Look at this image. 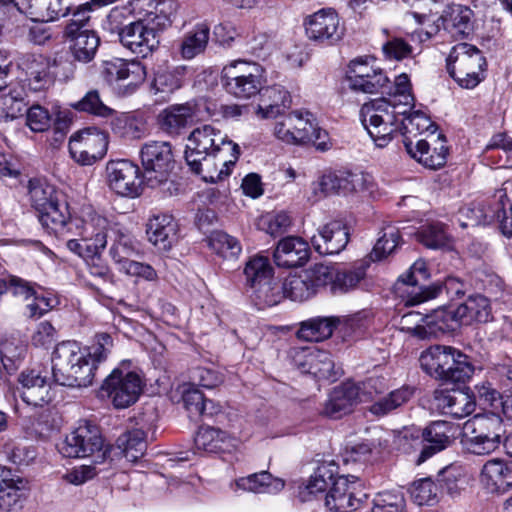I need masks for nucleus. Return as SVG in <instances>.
Listing matches in <instances>:
<instances>
[{
	"label": "nucleus",
	"mask_w": 512,
	"mask_h": 512,
	"mask_svg": "<svg viewBox=\"0 0 512 512\" xmlns=\"http://www.w3.org/2000/svg\"><path fill=\"white\" fill-rule=\"evenodd\" d=\"M117 445L128 461L136 462L144 455L147 447L145 433L141 429L128 431L117 439Z\"/></svg>",
	"instance_id": "obj_51"
},
{
	"label": "nucleus",
	"mask_w": 512,
	"mask_h": 512,
	"mask_svg": "<svg viewBox=\"0 0 512 512\" xmlns=\"http://www.w3.org/2000/svg\"><path fill=\"white\" fill-rule=\"evenodd\" d=\"M406 113L408 111L402 109L396 98H378L361 107L360 117L375 145L383 148L399 129L398 117Z\"/></svg>",
	"instance_id": "obj_4"
},
{
	"label": "nucleus",
	"mask_w": 512,
	"mask_h": 512,
	"mask_svg": "<svg viewBox=\"0 0 512 512\" xmlns=\"http://www.w3.org/2000/svg\"><path fill=\"white\" fill-rule=\"evenodd\" d=\"M28 194L32 207L38 213L53 205L61 196L53 185L39 179L29 181Z\"/></svg>",
	"instance_id": "obj_49"
},
{
	"label": "nucleus",
	"mask_w": 512,
	"mask_h": 512,
	"mask_svg": "<svg viewBox=\"0 0 512 512\" xmlns=\"http://www.w3.org/2000/svg\"><path fill=\"white\" fill-rule=\"evenodd\" d=\"M102 74L109 84L124 87L130 94L144 82L146 69L138 61L115 58L103 62Z\"/></svg>",
	"instance_id": "obj_19"
},
{
	"label": "nucleus",
	"mask_w": 512,
	"mask_h": 512,
	"mask_svg": "<svg viewBox=\"0 0 512 512\" xmlns=\"http://www.w3.org/2000/svg\"><path fill=\"white\" fill-rule=\"evenodd\" d=\"M139 167L126 159L111 160L106 164L109 188L117 195L135 198L141 193Z\"/></svg>",
	"instance_id": "obj_15"
},
{
	"label": "nucleus",
	"mask_w": 512,
	"mask_h": 512,
	"mask_svg": "<svg viewBox=\"0 0 512 512\" xmlns=\"http://www.w3.org/2000/svg\"><path fill=\"white\" fill-rule=\"evenodd\" d=\"M475 431L476 434H483L494 439L501 440L504 432L501 417L494 413L477 414L464 423L463 431Z\"/></svg>",
	"instance_id": "obj_48"
},
{
	"label": "nucleus",
	"mask_w": 512,
	"mask_h": 512,
	"mask_svg": "<svg viewBox=\"0 0 512 512\" xmlns=\"http://www.w3.org/2000/svg\"><path fill=\"white\" fill-rule=\"evenodd\" d=\"M480 482L489 493H504L512 488V468L502 459H490L481 469Z\"/></svg>",
	"instance_id": "obj_30"
},
{
	"label": "nucleus",
	"mask_w": 512,
	"mask_h": 512,
	"mask_svg": "<svg viewBox=\"0 0 512 512\" xmlns=\"http://www.w3.org/2000/svg\"><path fill=\"white\" fill-rule=\"evenodd\" d=\"M116 227L91 206H84L69 222L68 229L79 238H67V248L77 255L101 254L107 245L109 232Z\"/></svg>",
	"instance_id": "obj_2"
},
{
	"label": "nucleus",
	"mask_w": 512,
	"mask_h": 512,
	"mask_svg": "<svg viewBox=\"0 0 512 512\" xmlns=\"http://www.w3.org/2000/svg\"><path fill=\"white\" fill-rule=\"evenodd\" d=\"M294 365L302 373L313 375L318 379L335 380L334 361L329 352L316 346L298 348L293 353Z\"/></svg>",
	"instance_id": "obj_21"
},
{
	"label": "nucleus",
	"mask_w": 512,
	"mask_h": 512,
	"mask_svg": "<svg viewBox=\"0 0 512 512\" xmlns=\"http://www.w3.org/2000/svg\"><path fill=\"white\" fill-rule=\"evenodd\" d=\"M11 471L0 466V511L10 512L21 506L20 480L10 478Z\"/></svg>",
	"instance_id": "obj_46"
},
{
	"label": "nucleus",
	"mask_w": 512,
	"mask_h": 512,
	"mask_svg": "<svg viewBox=\"0 0 512 512\" xmlns=\"http://www.w3.org/2000/svg\"><path fill=\"white\" fill-rule=\"evenodd\" d=\"M434 405L442 413L454 418H464L475 410V400L468 390H437Z\"/></svg>",
	"instance_id": "obj_26"
},
{
	"label": "nucleus",
	"mask_w": 512,
	"mask_h": 512,
	"mask_svg": "<svg viewBox=\"0 0 512 512\" xmlns=\"http://www.w3.org/2000/svg\"><path fill=\"white\" fill-rule=\"evenodd\" d=\"M420 365L430 376L451 382H465L474 372L468 356L454 347L445 345L430 346L423 351Z\"/></svg>",
	"instance_id": "obj_5"
},
{
	"label": "nucleus",
	"mask_w": 512,
	"mask_h": 512,
	"mask_svg": "<svg viewBox=\"0 0 512 512\" xmlns=\"http://www.w3.org/2000/svg\"><path fill=\"white\" fill-rule=\"evenodd\" d=\"M429 277L426 262L416 260L409 271L401 275L395 285L396 292L404 298L405 305L413 306L426 300L436 298L442 291V285L435 284L426 288L420 286L421 282Z\"/></svg>",
	"instance_id": "obj_11"
},
{
	"label": "nucleus",
	"mask_w": 512,
	"mask_h": 512,
	"mask_svg": "<svg viewBox=\"0 0 512 512\" xmlns=\"http://www.w3.org/2000/svg\"><path fill=\"white\" fill-rule=\"evenodd\" d=\"M38 218L41 225L50 233L61 237H66L72 233V230L68 229V225L73 217H71L68 211L67 204L61 202L60 199L53 205H49L44 211L38 213Z\"/></svg>",
	"instance_id": "obj_36"
},
{
	"label": "nucleus",
	"mask_w": 512,
	"mask_h": 512,
	"mask_svg": "<svg viewBox=\"0 0 512 512\" xmlns=\"http://www.w3.org/2000/svg\"><path fill=\"white\" fill-rule=\"evenodd\" d=\"M272 268L269 259L265 256H254L246 263L244 274L246 282L251 287L260 284L271 275Z\"/></svg>",
	"instance_id": "obj_59"
},
{
	"label": "nucleus",
	"mask_w": 512,
	"mask_h": 512,
	"mask_svg": "<svg viewBox=\"0 0 512 512\" xmlns=\"http://www.w3.org/2000/svg\"><path fill=\"white\" fill-rule=\"evenodd\" d=\"M148 5L152 8L146 18L153 22V25L161 32L172 24L178 3L175 0H147Z\"/></svg>",
	"instance_id": "obj_50"
},
{
	"label": "nucleus",
	"mask_w": 512,
	"mask_h": 512,
	"mask_svg": "<svg viewBox=\"0 0 512 512\" xmlns=\"http://www.w3.org/2000/svg\"><path fill=\"white\" fill-rule=\"evenodd\" d=\"M54 381L62 386L87 387L93 383L95 364L89 360L88 350L76 341H63L52 353Z\"/></svg>",
	"instance_id": "obj_3"
},
{
	"label": "nucleus",
	"mask_w": 512,
	"mask_h": 512,
	"mask_svg": "<svg viewBox=\"0 0 512 512\" xmlns=\"http://www.w3.org/2000/svg\"><path fill=\"white\" fill-rule=\"evenodd\" d=\"M337 467L333 462L320 464L306 483L299 486V497L302 501H310L313 496L326 491L335 480Z\"/></svg>",
	"instance_id": "obj_37"
},
{
	"label": "nucleus",
	"mask_w": 512,
	"mask_h": 512,
	"mask_svg": "<svg viewBox=\"0 0 512 512\" xmlns=\"http://www.w3.org/2000/svg\"><path fill=\"white\" fill-rule=\"evenodd\" d=\"M25 108L23 90L11 89L0 95V121H8L22 115Z\"/></svg>",
	"instance_id": "obj_54"
},
{
	"label": "nucleus",
	"mask_w": 512,
	"mask_h": 512,
	"mask_svg": "<svg viewBox=\"0 0 512 512\" xmlns=\"http://www.w3.org/2000/svg\"><path fill=\"white\" fill-rule=\"evenodd\" d=\"M295 143L293 145L312 144L318 150L325 151L329 148L328 133L321 129L316 119L310 112L295 111Z\"/></svg>",
	"instance_id": "obj_29"
},
{
	"label": "nucleus",
	"mask_w": 512,
	"mask_h": 512,
	"mask_svg": "<svg viewBox=\"0 0 512 512\" xmlns=\"http://www.w3.org/2000/svg\"><path fill=\"white\" fill-rule=\"evenodd\" d=\"M143 387L144 382L137 372L117 367L103 381L101 393L115 408L124 409L138 400Z\"/></svg>",
	"instance_id": "obj_10"
},
{
	"label": "nucleus",
	"mask_w": 512,
	"mask_h": 512,
	"mask_svg": "<svg viewBox=\"0 0 512 512\" xmlns=\"http://www.w3.org/2000/svg\"><path fill=\"white\" fill-rule=\"evenodd\" d=\"M405 499L400 491L378 493L373 500L371 512H404Z\"/></svg>",
	"instance_id": "obj_61"
},
{
	"label": "nucleus",
	"mask_w": 512,
	"mask_h": 512,
	"mask_svg": "<svg viewBox=\"0 0 512 512\" xmlns=\"http://www.w3.org/2000/svg\"><path fill=\"white\" fill-rule=\"evenodd\" d=\"M114 130L122 137L141 139L147 134V123L142 115L124 114L116 119Z\"/></svg>",
	"instance_id": "obj_53"
},
{
	"label": "nucleus",
	"mask_w": 512,
	"mask_h": 512,
	"mask_svg": "<svg viewBox=\"0 0 512 512\" xmlns=\"http://www.w3.org/2000/svg\"><path fill=\"white\" fill-rule=\"evenodd\" d=\"M310 257V247L301 237L288 236L279 241L275 252V263L280 267L304 265Z\"/></svg>",
	"instance_id": "obj_28"
},
{
	"label": "nucleus",
	"mask_w": 512,
	"mask_h": 512,
	"mask_svg": "<svg viewBox=\"0 0 512 512\" xmlns=\"http://www.w3.org/2000/svg\"><path fill=\"white\" fill-rule=\"evenodd\" d=\"M51 65L50 58L40 53H21L17 58L18 69L24 73L28 86L34 91L47 89L53 83Z\"/></svg>",
	"instance_id": "obj_23"
},
{
	"label": "nucleus",
	"mask_w": 512,
	"mask_h": 512,
	"mask_svg": "<svg viewBox=\"0 0 512 512\" xmlns=\"http://www.w3.org/2000/svg\"><path fill=\"white\" fill-rule=\"evenodd\" d=\"M422 436L426 444L421 451L419 462L447 448L454 437V427L447 421H435L423 430Z\"/></svg>",
	"instance_id": "obj_31"
},
{
	"label": "nucleus",
	"mask_w": 512,
	"mask_h": 512,
	"mask_svg": "<svg viewBox=\"0 0 512 512\" xmlns=\"http://www.w3.org/2000/svg\"><path fill=\"white\" fill-rule=\"evenodd\" d=\"M282 479L273 478L268 472L251 474L241 477L230 485L234 492L239 490L253 493H277L284 488Z\"/></svg>",
	"instance_id": "obj_38"
},
{
	"label": "nucleus",
	"mask_w": 512,
	"mask_h": 512,
	"mask_svg": "<svg viewBox=\"0 0 512 512\" xmlns=\"http://www.w3.org/2000/svg\"><path fill=\"white\" fill-rule=\"evenodd\" d=\"M221 84L229 95L250 99L259 94L265 84L264 69L252 61H231L222 69Z\"/></svg>",
	"instance_id": "obj_6"
},
{
	"label": "nucleus",
	"mask_w": 512,
	"mask_h": 512,
	"mask_svg": "<svg viewBox=\"0 0 512 512\" xmlns=\"http://www.w3.org/2000/svg\"><path fill=\"white\" fill-rule=\"evenodd\" d=\"M362 399L356 383L345 382L332 390L323 412L331 418H340L350 413L357 403L362 402Z\"/></svg>",
	"instance_id": "obj_27"
},
{
	"label": "nucleus",
	"mask_w": 512,
	"mask_h": 512,
	"mask_svg": "<svg viewBox=\"0 0 512 512\" xmlns=\"http://www.w3.org/2000/svg\"><path fill=\"white\" fill-rule=\"evenodd\" d=\"M416 322L413 333L420 338L435 335L438 332H445L453 329V322L459 321L455 315V311H447L445 309L434 310L431 314L423 315L419 312H410L403 316L405 323Z\"/></svg>",
	"instance_id": "obj_24"
},
{
	"label": "nucleus",
	"mask_w": 512,
	"mask_h": 512,
	"mask_svg": "<svg viewBox=\"0 0 512 512\" xmlns=\"http://www.w3.org/2000/svg\"><path fill=\"white\" fill-rule=\"evenodd\" d=\"M160 31L149 19L142 18L125 25L121 31L122 46L143 58L151 55L160 44Z\"/></svg>",
	"instance_id": "obj_13"
},
{
	"label": "nucleus",
	"mask_w": 512,
	"mask_h": 512,
	"mask_svg": "<svg viewBox=\"0 0 512 512\" xmlns=\"http://www.w3.org/2000/svg\"><path fill=\"white\" fill-rule=\"evenodd\" d=\"M146 234L149 242L159 251L169 250L176 236V224L172 215L166 213L153 215L147 222Z\"/></svg>",
	"instance_id": "obj_32"
},
{
	"label": "nucleus",
	"mask_w": 512,
	"mask_h": 512,
	"mask_svg": "<svg viewBox=\"0 0 512 512\" xmlns=\"http://www.w3.org/2000/svg\"><path fill=\"white\" fill-rule=\"evenodd\" d=\"M354 189V176L352 174L329 173L323 175L314 184L313 192L316 200H318L331 194L348 193Z\"/></svg>",
	"instance_id": "obj_44"
},
{
	"label": "nucleus",
	"mask_w": 512,
	"mask_h": 512,
	"mask_svg": "<svg viewBox=\"0 0 512 512\" xmlns=\"http://www.w3.org/2000/svg\"><path fill=\"white\" fill-rule=\"evenodd\" d=\"M311 242L315 250L322 255H332L341 252L349 242L347 226L338 220L321 226Z\"/></svg>",
	"instance_id": "obj_25"
},
{
	"label": "nucleus",
	"mask_w": 512,
	"mask_h": 512,
	"mask_svg": "<svg viewBox=\"0 0 512 512\" xmlns=\"http://www.w3.org/2000/svg\"><path fill=\"white\" fill-rule=\"evenodd\" d=\"M411 497L419 505H434L438 500V486L429 478L415 481L411 488Z\"/></svg>",
	"instance_id": "obj_60"
},
{
	"label": "nucleus",
	"mask_w": 512,
	"mask_h": 512,
	"mask_svg": "<svg viewBox=\"0 0 512 512\" xmlns=\"http://www.w3.org/2000/svg\"><path fill=\"white\" fill-rule=\"evenodd\" d=\"M209 246L220 257L228 260L237 259L242 252L239 240L222 231L211 234Z\"/></svg>",
	"instance_id": "obj_52"
},
{
	"label": "nucleus",
	"mask_w": 512,
	"mask_h": 512,
	"mask_svg": "<svg viewBox=\"0 0 512 512\" xmlns=\"http://www.w3.org/2000/svg\"><path fill=\"white\" fill-rule=\"evenodd\" d=\"M381 235L378 238L372 252L371 258L375 261L382 260L391 254L399 243V231L394 225H387L382 228Z\"/></svg>",
	"instance_id": "obj_56"
},
{
	"label": "nucleus",
	"mask_w": 512,
	"mask_h": 512,
	"mask_svg": "<svg viewBox=\"0 0 512 512\" xmlns=\"http://www.w3.org/2000/svg\"><path fill=\"white\" fill-rule=\"evenodd\" d=\"M144 176L151 187L166 183L175 167L173 148L167 141H148L140 149Z\"/></svg>",
	"instance_id": "obj_9"
},
{
	"label": "nucleus",
	"mask_w": 512,
	"mask_h": 512,
	"mask_svg": "<svg viewBox=\"0 0 512 512\" xmlns=\"http://www.w3.org/2000/svg\"><path fill=\"white\" fill-rule=\"evenodd\" d=\"M239 156V145L211 124L194 128L187 138L186 162L206 182L215 183L227 177Z\"/></svg>",
	"instance_id": "obj_1"
},
{
	"label": "nucleus",
	"mask_w": 512,
	"mask_h": 512,
	"mask_svg": "<svg viewBox=\"0 0 512 512\" xmlns=\"http://www.w3.org/2000/svg\"><path fill=\"white\" fill-rule=\"evenodd\" d=\"M94 3L92 1L80 4L73 8L71 5L72 19L68 22L64 30V36H73L76 32H82L89 20L90 14L93 11Z\"/></svg>",
	"instance_id": "obj_63"
},
{
	"label": "nucleus",
	"mask_w": 512,
	"mask_h": 512,
	"mask_svg": "<svg viewBox=\"0 0 512 512\" xmlns=\"http://www.w3.org/2000/svg\"><path fill=\"white\" fill-rule=\"evenodd\" d=\"M455 315L461 324L486 323L491 319L489 300L479 294L469 296L464 303L456 308Z\"/></svg>",
	"instance_id": "obj_39"
},
{
	"label": "nucleus",
	"mask_w": 512,
	"mask_h": 512,
	"mask_svg": "<svg viewBox=\"0 0 512 512\" xmlns=\"http://www.w3.org/2000/svg\"><path fill=\"white\" fill-rule=\"evenodd\" d=\"M82 257L88 267V271L91 277L94 278V282L89 281V285L96 290H100L98 287V282L101 281L103 283L112 282L113 275L107 266V264L102 260L101 254L95 255H79Z\"/></svg>",
	"instance_id": "obj_62"
},
{
	"label": "nucleus",
	"mask_w": 512,
	"mask_h": 512,
	"mask_svg": "<svg viewBox=\"0 0 512 512\" xmlns=\"http://www.w3.org/2000/svg\"><path fill=\"white\" fill-rule=\"evenodd\" d=\"M473 11L462 5L448 6L440 17L444 30L455 39L467 37L473 30Z\"/></svg>",
	"instance_id": "obj_34"
},
{
	"label": "nucleus",
	"mask_w": 512,
	"mask_h": 512,
	"mask_svg": "<svg viewBox=\"0 0 512 512\" xmlns=\"http://www.w3.org/2000/svg\"><path fill=\"white\" fill-rule=\"evenodd\" d=\"M416 237L427 248L439 249L448 244L449 237L441 223L426 224L419 228Z\"/></svg>",
	"instance_id": "obj_55"
},
{
	"label": "nucleus",
	"mask_w": 512,
	"mask_h": 512,
	"mask_svg": "<svg viewBox=\"0 0 512 512\" xmlns=\"http://www.w3.org/2000/svg\"><path fill=\"white\" fill-rule=\"evenodd\" d=\"M503 196L504 194L501 193L499 199L494 201L493 204L478 205L471 210L477 224L487 225L494 221L500 222L502 216L505 214V207L502 201Z\"/></svg>",
	"instance_id": "obj_64"
},
{
	"label": "nucleus",
	"mask_w": 512,
	"mask_h": 512,
	"mask_svg": "<svg viewBox=\"0 0 512 512\" xmlns=\"http://www.w3.org/2000/svg\"><path fill=\"white\" fill-rule=\"evenodd\" d=\"M414 389L402 386L380 396L370 406L369 411L375 416H385L406 404L413 396Z\"/></svg>",
	"instance_id": "obj_45"
},
{
	"label": "nucleus",
	"mask_w": 512,
	"mask_h": 512,
	"mask_svg": "<svg viewBox=\"0 0 512 512\" xmlns=\"http://www.w3.org/2000/svg\"><path fill=\"white\" fill-rule=\"evenodd\" d=\"M362 485L355 476L335 478L325 496V507L331 512H351L361 503Z\"/></svg>",
	"instance_id": "obj_16"
},
{
	"label": "nucleus",
	"mask_w": 512,
	"mask_h": 512,
	"mask_svg": "<svg viewBox=\"0 0 512 512\" xmlns=\"http://www.w3.org/2000/svg\"><path fill=\"white\" fill-rule=\"evenodd\" d=\"M486 60L482 52L468 43L455 45L447 58V71L464 89H473L484 80Z\"/></svg>",
	"instance_id": "obj_7"
},
{
	"label": "nucleus",
	"mask_w": 512,
	"mask_h": 512,
	"mask_svg": "<svg viewBox=\"0 0 512 512\" xmlns=\"http://www.w3.org/2000/svg\"><path fill=\"white\" fill-rule=\"evenodd\" d=\"M403 119L401 123V133L403 140L412 139L417 137L424 131H427L431 127V120L429 117L421 111H413L410 114L402 115Z\"/></svg>",
	"instance_id": "obj_58"
},
{
	"label": "nucleus",
	"mask_w": 512,
	"mask_h": 512,
	"mask_svg": "<svg viewBox=\"0 0 512 512\" xmlns=\"http://www.w3.org/2000/svg\"><path fill=\"white\" fill-rule=\"evenodd\" d=\"M113 234L109 255L120 270L132 260V257L139 254L140 248L136 239L129 232L115 228Z\"/></svg>",
	"instance_id": "obj_42"
},
{
	"label": "nucleus",
	"mask_w": 512,
	"mask_h": 512,
	"mask_svg": "<svg viewBox=\"0 0 512 512\" xmlns=\"http://www.w3.org/2000/svg\"><path fill=\"white\" fill-rule=\"evenodd\" d=\"M17 392L24 403L33 407H42L54 398L51 382L42 371L27 369L18 376Z\"/></svg>",
	"instance_id": "obj_20"
},
{
	"label": "nucleus",
	"mask_w": 512,
	"mask_h": 512,
	"mask_svg": "<svg viewBox=\"0 0 512 512\" xmlns=\"http://www.w3.org/2000/svg\"><path fill=\"white\" fill-rule=\"evenodd\" d=\"M339 322L337 317L311 318L301 323L297 336L305 341H323L332 335Z\"/></svg>",
	"instance_id": "obj_43"
},
{
	"label": "nucleus",
	"mask_w": 512,
	"mask_h": 512,
	"mask_svg": "<svg viewBox=\"0 0 512 512\" xmlns=\"http://www.w3.org/2000/svg\"><path fill=\"white\" fill-rule=\"evenodd\" d=\"M323 264H315L299 273L288 275L282 284L285 297L292 301L303 302L316 295L323 287L327 274Z\"/></svg>",
	"instance_id": "obj_14"
},
{
	"label": "nucleus",
	"mask_w": 512,
	"mask_h": 512,
	"mask_svg": "<svg viewBox=\"0 0 512 512\" xmlns=\"http://www.w3.org/2000/svg\"><path fill=\"white\" fill-rule=\"evenodd\" d=\"M210 35V27L206 23L197 24L183 38L180 53L184 59L190 60L204 52Z\"/></svg>",
	"instance_id": "obj_47"
},
{
	"label": "nucleus",
	"mask_w": 512,
	"mask_h": 512,
	"mask_svg": "<svg viewBox=\"0 0 512 512\" xmlns=\"http://www.w3.org/2000/svg\"><path fill=\"white\" fill-rule=\"evenodd\" d=\"M407 153L424 167L437 170L443 167L447 161L448 147L442 135L428 142L423 139L413 141L403 140Z\"/></svg>",
	"instance_id": "obj_22"
},
{
	"label": "nucleus",
	"mask_w": 512,
	"mask_h": 512,
	"mask_svg": "<svg viewBox=\"0 0 512 512\" xmlns=\"http://www.w3.org/2000/svg\"><path fill=\"white\" fill-rule=\"evenodd\" d=\"M194 110L189 104L171 105L160 112V128L170 136H178L193 120Z\"/></svg>",
	"instance_id": "obj_35"
},
{
	"label": "nucleus",
	"mask_w": 512,
	"mask_h": 512,
	"mask_svg": "<svg viewBox=\"0 0 512 512\" xmlns=\"http://www.w3.org/2000/svg\"><path fill=\"white\" fill-rule=\"evenodd\" d=\"M304 25L308 39L319 45H333L344 32L338 14L332 9H321L309 15Z\"/></svg>",
	"instance_id": "obj_18"
},
{
	"label": "nucleus",
	"mask_w": 512,
	"mask_h": 512,
	"mask_svg": "<svg viewBox=\"0 0 512 512\" xmlns=\"http://www.w3.org/2000/svg\"><path fill=\"white\" fill-rule=\"evenodd\" d=\"M323 268L326 269L325 274H327L325 280H323V287L330 285V289L334 294H343L354 289L365 275L363 269L344 270L325 264H323Z\"/></svg>",
	"instance_id": "obj_40"
},
{
	"label": "nucleus",
	"mask_w": 512,
	"mask_h": 512,
	"mask_svg": "<svg viewBox=\"0 0 512 512\" xmlns=\"http://www.w3.org/2000/svg\"><path fill=\"white\" fill-rule=\"evenodd\" d=\"M108 148V136L95 127L74 133L69 140L71 157L81 165H92L102 159Z\"/></svg>",
	"instance_id": "obj_12"
},
{
	"label": "nucleus",
	"mask_w": 512,
	"mask_h": 512,
	"mask_svg": "<svg viewBox=\"0 0 512 512\" xmlns=\"http://www.w3.org/2000/svg\"><path fill=\"white\" fill-rule=\"evenodd\" d=\"M198 450L209 453L230 452L238 445V439L228 432L215 427H201L194 439Z\"/></svg>",
	"instance_id": "obj_33"
},
{
	"label": "nucleus",
	"mask_w": 512,
	"mask_h": 512,
	"mask_svg": "<svg viewBox=\"0 0 512 512\" xmlns=\"http://www.w3.org/2000/svg\"><path fill=\"white\" fill-rule=\"evenodd\" d=\"M349 87L357 92L376 93L388 83L383 70L370 58H356L349 63L347 72Z\"/></svg>",
	"instance_id": "obj_17"
},
{
	"label": "nucleus",
	"mask_w": 512,
	"mask_h": 512,
	"mask_svg": "<svg viewBox=\"0 0 512 512\" xmlns=\"http://www.w3.org/2000/svg\"><path fill=\"white\" fill-rule=\"evenodd\" d=\"M465 448L475 455H486L494 452L500 445L501 440L494 439L483 434L463 431V440Z\"/></svg>",
	"instance_id": "obj_57"
},
{
	"label": "nucleus",
	"mask_w": 512,
	"mask_h": 512,
	"mask_svg": "<svg viewBox=\"0 0 512 512\" xmlns=\"http://www.w3.org/2000/svg\"><path fill=\"white\" fill-rule=\"evenodd\" d=\"M109 446L95 425L85 422L76 427L58 445V451L67 458H92L94 464L103 463L109 454Z\"/></svg>",
	"instance_id": "obj_8"
},
{
	"label": "nucleus",
	"mask_w": 512,
	"mask_h": 512,
	"mask_svg": "<svg viewBox=\"0 0 512 512\" xmlns=\"http://www.w3.org/2000/svg\"><path fill=\"white\" fill-rule=\"evenodd\" d=\"M69 41V50L73 58L81 63L91 62L100 45V38L93 30L76 32L73 36H65Z\"/></svg>",
	"instance_id": "obj_41"
}]
</instances>
